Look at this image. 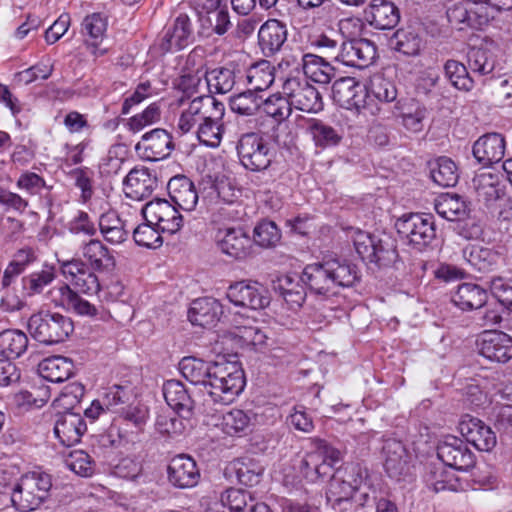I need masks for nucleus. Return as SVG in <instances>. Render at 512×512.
<instances>
[{"label": "nucleus", "mask_w": 512, "mask_h": 512, "mask_svg": "<svg viewBox=\"0 0 512 512\" xmlns=\"http://www.w3.org/2000/svg\"><path fill=\"white\" fill-rule=\"evenodd\" d=\"M360 280L356 264L346 259H328L306 265L300 281L317 295H335L339 288L354 286Z\"/></svg>", "instance_id": "obj_1"}, {"label": "nucleus", "mask_w": 512, "mask_h": 512, "mask_svg": "<svg viewBox=\"0 0 512 512\" xmlns=\"http://www.w3.org/2000/svg\"><path fill=\"white\" fill-rule=\"evenodd\" d=\"M244 371L236 362L215 361L205 391L215 403L229 404L244 389Z\"/></svg>", "instance_id": "obj_2"}, {"label": "nucleus", "mask_w": 512, "mask_h": 512, "mask_svg": "<svg viewBox=\"0 0 512 512\" xmlns=\"http://www.w3.org/2000/svg\"><path fill=\"white\" fill-rule=\"evenodd\" d=\"M52 487L51 476L44 472L22 475L11 493V502L20 512L37 510L48 498Z\"/></svg>", "instance_id": "obj_3"}, {"label": "nucleus", "mask_w": 512, "mask_h": 512, "mask_svg": "<svg viewBox=\"0 0 512 512\" xmlns=\"http://www.w3.org/2000/svg\"><path fill=\"white\" fill-rule=\"evenodd\" d=\"M353 242L356 252L364 262L384 268L397 261L396 242L389 235H374L358 231Z\"/></svg>", "instance_id": "obj_4"}, {"label": "nucleus", "mask_w": 512, "mask_h": 512, "mask_svg": "<svg viewBox=\"0 0 512 512\" xmlns=\"http://www.w3.org/2000/svg\"><path fill=\"white\" fill-rule=\"evenodd\" d=\"M28 330L38 342L52 345L65 341L74 331V324L60 313L40 312L29 318Z\"/></svg>", "instance_id": "obj_5"}, {"label": "nucleus", "mask_w": 512, "mask_h": 512, "mask_svg": "<svg viewBox=\"0 0 512 512\" xmlns=\"http://www.w3.org/2000/svg\"><path fill=\"white\" fill-rule=\"evenodd\" d=\"M237 154L242 166L252 172L268 169L275 151L267 139L255 132L243 134L237 142Z\"/></svg>", "instance_id": "obj_6"}, {"label": "nucleus", "mask_w": 512, "mask_h": 512, "mask_svg": "<svg viewBox=\"0 0 512 512\" xmlns=\"http://www.w3.org/2000/svg\"><path fill=\"white\" fill-rule=\"evenodd\" d=\"M395 226L401 237L419 251L430 245L436 237L434 217L431 214L403 215Z\"/></svg>", "instance_id": "obj_7"}, {"label": "nucleus", "mask_w": 512, "mask_h": 512, "mask_svg": "<svg viewBox=\"0 0 512 512\" xmlns=\"http://www.w3.org/2000/svg\"><path fill=\"white\" fill-rule=\"evenodd\" d=\"M283 94L289 97L291 106L307 113H318L324 104L319 91L307 79L288 78L283 84Z\"/></svg>", "instance_id": "obj_8"}, {"label": "nucleus", "mask_w": 512, "mask_h": 512, "mask_svg": "<svg viewBox=\"0 0 512 512\" xmlns=\"http://www.w3.org/2000/svg\"><path fill=\"white\" fill-rule=\"evenodd\" d=\"M146 221L154 223L162 232L176 233L183 226V216L176 205L166 199L156 198L142 209Z\"/></svg>", "instance_id": "obj_9"}, {"label": "nucleus", "mask_w": 512, "mask_h": 512, "mask_svg": "<svg viewBox=\"0 0 512 512\" xmlns=\"http://www.w3.org/2000/svg\"><path fill=\"white\" fill-rule=\"evenodd\" d=\"M438 458L448 467L466 471L475 464V455L463 439L448 435L437 446Z\"/></svg>", "instance_id": "obj_10"}, {"label": "nucleus", "mask_w": 512, "mask_h": 512, "mask_svg": "<svg viewBox=\"0 0 512 512\" xmlns=\"http://www.w3.org/2000/svg\"><path fill=\"white\" fill-rule=\"evenodd\" d=\"M175 149L172 135L165 129L156 128L144 135L136 144L135 151L144 160L159 161L168 158Z\"/></svg>", "instance_id": "obj_11"}, {"label": "nucleus", "mask_w": 512, "mask_h": 512, "mask_svg": "<svg viewBox=\"0 0 512 512\" xmlns=\"http://www.w3.org/2000/svg\"><path fill=\"white\" fill-rule=\"evenodd\" d=\"M266 293L265 288L257 282L239 281L228 287L226 297L235 306L258 310L269 304Z\"/></svg>", "instance_id": "obj_12"}, {"label": "nucleus", "mask_w": 512, "mask_h": 512, "mask_svg": "<svg viewBox=\"0 0 512 512\" xmlns=\"http://www.w3.org/2000/svg\"><path fill=\"white\" fill-rule=\"evenodd\" d=\"M375 57V45L367 39L360 38L342 41L335 60L346 66L364 69L373 63Z\"/></svg>", "instance_id": "obj_13"}, {"label": "nucleus", "mask_w": 512, "mask_h": 512, "mask_svg": "<svg viewBox=\"0 0 512 512\" xmlns=\"http://www.w3.org/2000/svg\"><path fill=\"white\" fill-rule=\"evenodd\" d=\"M367 96L366 87L353 77H342L332 85L333 101L348 110L360 111L365 107Z\"/></svg>", "instance_id": "obj_14"}, {"label": "nucleus", "mask_w": 512, "mask_h": 512, "mask_svg": "<svg viewBox=\"0 0 512 512\" xmlns=\"http://www.w3.org/2000/svg\"><path fill=\"white\" fill-rule=\"evenodd\" d=\"M48 297L56 307L72 311L79 316L94 318L98 315V308L79 296L68 284L53 287L49 290Z\"/></svg>", "instance_id": "obj_15"}, {"label": "nucleus", "mask_w": 512, "mask_h": 512, "mask_svg": "<svg viewBox=\"0 0 512 512\" xmlns=\"http://www.w3.org/2000/svg\"><path fill=\"white\" fill-rule=\"evenodd\" d=\"M167 478L175 488H192L198 484L200 471L191 456L179 454L170 460L167 466Z\"/></svg>", "instance_id": "obj_16"}, {"label": "nucleus", "mask_w": 512, "mask_h": 512, "mask_svg": "<svg viewBox=\"0 0 512 512\" xmlns=\"http://www.w3.org/2000/svg\"><path fill=\"white\" fill-rule=\"evenodd\" d=\"M60 270L66 280L79 292L94 295L100 291L101 286L98 277L89 270L83 261L79 259L63 261Z\"/></svg>", "instance_id": "obj_17"}, {"label": "nucleus", "mask_w": 512, "mask_h": 512, "mask_svg": "<svg viewBox=\"0 0 512 512\" xmlns=\"http://www.w3.org/2000/svg\"><path fill=\"white\" fill-rule=\"evenodd\" d=\"M482 356L497 363L512 359V337L502 331H484L478 341Z\"/></svg>", "instance_id": "obj_18"}, {"label": "nucleus", "mask_w": 512, "mask_h": 512, "mask_svg": "<svg viewBox=\"0 0 512 512\" xmlns=\"http://www.w3.org/2000/svg\"><path fill=\"white\" fill-rule=\"evenodd\" d=\"M462 256L471 269L479 273L496 271L503 262V254L495 247L470 244L463 248Z\"/></svg>", "instance_id": "obj_19"}, {"label": "nucleus", "mask_w": 512, "mask_h": 512, "mask_svg": "<svg viewBox=\"0 0 512 512\" xmlns=\"http://www.w3.org/2000/svg\"><path fill=\"white\" fill-rule=\"evenodd\" d=\"M158 186L155 172L149 168H133L124 179V191L128 198L141 201L148 198Z\"/></svg>", "instance_id": "obj_20"}, {"label": "nucleus", "mask_w": 512, "mask_h": 512, "mask_svg": "<svg viewBox=\"0 0 512 512\" xmlns=\"http://www.w3.org/2000/svg\"><path fill=\"white\" fill-rule=\"evenodd\" d=\"M86 430L87 425L83 417L80 413L72 411L59 414L54 425L55 436L66 447L79 443Z\"/></svg>", "instance_id": "obj_21"}, {"label": "nucleus", "mask_w": 512, "mask_h": 512, "mask_svg": "<svg viewBox=\"0 0 512 512\" xmlns=\"http://www.w3.org/2000/svg\"><path fill=\"white\" fill-rule=\"evenodd\" d=\"M506 143L500 133H486L473 144L472 153L483 166L500 162L505 155Z\"/></svg>", "instance_id": "obj_22"}, {"label": "nucleus", "mask_w": 512, "mask_h": 512, "mask_svg": "<svg viewBox=\"0 0 512 512\" xmlns=\"http://www.w3.org/2000/svg\"><path fill=\"white\" fill-rule=\"evenodd\" d=\"M364 14L367 22L379 30L393 29L400 21L399 8L391 0H371Z\"/></svg>", "instance_id": "obj_23"}, {"label": "nucleus", "mask_w": 512, "mask_h": 512, "mask_svg": "<svg viewBox=\"0 0 512 512\" xmlns=\"http://www.w3.org/2000/svg\"><path fill=\"white\" fill-rule=\"evenodd\" d=\"M288 30L285 23L277 19H268L258 31V44L266 57L278 53L287 41Z\"/></svg>", "instance_id": "obj_24"}, {"label": "nucleus", "mask_w": 512, "mask_h": 512, "mask_svg": "<svg viewBox=\"0 0 512 512\" xmlns=\"http://www.w3.org/2000/svg\"><path fill=\"white\" fill-rule=\"evenodd\" d=\"M460 431L466 442L473 444L479 451L489 452L496 446L495 432L478 418L469 417L462 420Z\"/></svg>", "instance_id": "obj_25"}, {"label": "nucleus", "mask_w": 512, "mask_h": 512, "mask_svg": "<svg viewBox=\"0 0 512 512\" xmlns=\"http://www.w3.org/2000/svg\"><path fill=\"white\" fill-rule=\"evenodd\" d=\"M473 186L478 201L483 202L487 208L492 207L505 194L499 173L490 171L477 173L473 178Z\"/></svg>", "instance_id": "obj_26"}, {"label": "nucleus", "mask_w": 512, "mask_h": 512, "mask_svg": "<svg viewBox=\"0 0 512 512\" xmlns=\"http://www.w3.org/2000/svg\"><path fill=\"white\" fill-rule=\"evenodd\" d=\"M168 194L174 205L183 211H192L198 202L194 183L185 175L172 177L167 184Z\"/></svg>", "instance_id": "obj_27"}, {"label": "nucleus", "mask_w": 512, "mask_h": 512, "mask_svg": "<svg viewBox=\"0 0 512 512\" xmlns=\"http://www.w3.org/2000/svg\"><path fill=\"white\" fill-rule=\"evenodd\" d=\"M192 37V23L186 14H180L172 27L168 28L159 44L163 53L181 50L186 47Z\"/></svg>", "instance_id": "obj_28"}, {"label": "nucleus", "mask_w": 512, "mask_h": 512, "mask_svg": "<svg viewBox=\"0 0 512 512\" xmlns=\"http://www.w3.org/2000/svg\"><path fill=\"white\" fill-rule=\"evenodd\" d=\"M223 314L221 303L214 298H199L191 303L188 318L193 325L201 327L214 326Z\"/></svg>", "instance_id": "obj_29"}, {"label": "nucleus", "mask_w": 512, "mask_h": 512, "mask_svg": "<svg viewBox=\"0 0 512 512\" xmlns=\"http://www.w3.org/2000/svg\"><path fill=\"white\" fill-rule=\"evenodd\" d=\"M220 250L235 259H243L249 254L251 239L241 227L227 228L219 232Z\"/></svg>", "instance_id": "obj_30"}, {"label": "nucleus", "mask_w": 512, "mask_h": 512, "mask_svg": "<svg viewBox=\"0 0 512 512\" xmlns=\"http://www.w3.org/2000/svg\"><path fill=\"white\" fill-rule=\"evenodd\" d=\"M163 395L166 403L181 418H189L192 415L194 401L181 381L175 379L166 381L163 385Z\"/></svg>", "instance_id": "obj_31"}, {"label": "nucleus", "mask_w": 512, "mask_h": 512, "mask_svg": "<svg viewBox=\"0 0 512 512\" xmlns=\"http://www.w3.org/2000/svg\"><path fill=\"white\" fill-rule=\"evenodd\" d=\"M224 104H216V109L200 122L197 137L199 141L209 147H217L223 134Z\"/></svg>", "instance_id": "obj_32"}, {"label": "nucleus", "mask_w": 512, "mask_h": 512, "mask_svg": "<svg viewBox=\"0 0 512 512\" xmlns=\"http://www.w3.org/2000/svg\"><path fill=\"white\" fill-rule=\"evenodd\" d=\"M434 208L439 216L448 221L462 220L470 213L469 203L462 196L455 193H445L438 196Z\"/></svg>", "instance_id": "obj_33"}, {"label": "nucleus", "mask_w": 512, "mask_h": 512, "mask_svg": "<svg viewBox=\"0 0 512 512\" xmlns=\"http://www.w3.org/2000/svg\"><path fill=\"white\" fill-rule=\"evenodd\" d=\"M382 455L384 467L390 477H398L404 471L408 455L403 443L397 439L389 438L383 441Z\"/></svg>", "instance_id": "obj_34"}, {"label": "nucleus", "mask_w": 512, "mask_h": 512, "mask_svg": "<svg viewBox=\"0 0 512 512\" xmlns=\"http://www.w3.org/2000/svg\"><path fill=\"white\" fill-rule=\"evenodd\" d=\"M38 371L43 379L53 383H61L74 374V364L67 357L52 356L40 362Z\"/></svg>", "instance_id": "obj_35"}, {"label": "nucleus", "mask_w": 512, "mask_h": 512, "mask_svg": "<svg viewBox=\"0 0 512 512\" xmlns=\"http://www.w3.org/2000/svg\"><path fill=\"white\" fill-rule=\"evenodd\" d=\"M488 298L487 291L475 283H462L451 296V301L462 310L479 309Z\"/></svg>", "instance_id": "obj_36"}, {"label": "nucleus", "mask_w": 512, "mask_h": 512, "mask_svg": "<svg viewBox=\"0 0 512 512\" xmlns=\"http://www.w3.org/2000/svg\"><path fill=\"white\" fill-rule=\"evenodd\" d=\"M389 44L395 51L408 57H415L420 55L424 39L415 29L407 27L398 29L390 38Z\"/></svg>", "instance_id": "obj_37"}, {"label": "nucleus", "mask_w": 512, "mask_h": 512, "mask_svg": "<svg viewBox=\"0 0 512 512\" xmlns=\"http://www.w3.org/2000/svg\"><path fill=\"white\" fill-rule=\"evenodd\" d=\"M214 366L215 362L212 361L184 357L179 363V370L186 380L194 385H203L205 388Z\"/></svg>", "instance_id": "obj_38"}, {"label": "nucleus", "mask_w": 512, "mask_h": 512, "mask_svg": "<svg viewBox=\"0 0 512 512\" xmlns=\"http://www.w3.org/2000/svg\"><path fill=\"white\" fill-rule=\"evenodd\" d=\"M302 68L306 78L319 84L330 83L335 75V69L329 62L311 53L302 56Z\"/></svg>", "instance_id": "obj_39"}, {"label": "nucleus", "mask_w": 512, "mask_h": 512, "mask_svg": "<svg viewBox=\"0 0 512 512\" xmlns=\"http://www.w3.org/2000/svg\"><path fill=\"white\" fill-rule=\"evenodd\" d=\"M27 335L17 329H7L0 332V354L7 359L22 356L28 348Z\"/></svg>", "instance_id": "obj_40"}, {"label": "nucleus", "mask_w": 512, "mask_h": 512, "mask_svg": "<svg viewBox=\"0 0 512 512\" xmlns=\"http://www.w3.org/2000/svg\"><path fill=\"white\" fill-rule=\"evenodd\" d=\"M432 180L441 187H453L459 179L458 168L455 162L445 156L429 162Z\"/></svg>", "instance_id": "obj_41"}, {"label": "nucleus", "mask_w": 512, "mask_h": 512, "mask_svg": "<svg viewBox=\"0 0 512 512\" xmlns=\"http://www.w3.org/2000/svg\"><path fill=\"white\" fill-rule=\"evenodd\" d=\"M255 415L241 409H232L222 416V429L230 436L247 434L253 425Z\"/></svg>", "instance_id": "obj_42"}, {"label": "nucleus", "mask_w": 512, "mask_h": 512, "mask_svg": "<svg viewBox=\"0 0 512 512\" xmlns=\"http://www.w3.org/2000/svg\"><path fill=\"white\" fill-rule=\"evenodd\" d=\"M83 255L96 271L110 270L115 265L113 255L99 240H91L83 247Z\"/></svg>", "instance_id": "obj_43"}, {"label": "nucleus", "mask_w": 512, "mask_h": 512, "mask_svg": "<svg viewBox=\"0 0 512 512\" xmlns=\"http://www.w3.org/2000/svg\"><path fill=\"white\" fill-rule=\"evenodd\" d=\"M396 108L399 111V116H401L402 123L407 130L412 132H419L422 130V122L427 113L425 106L411 99L404 102L398 101Z\"/></svg>", "instance_id": "obj_44"}, {"label": "nucleus", "mask_w": 512, "mask_h": 512, "mask_svg": "<svg viewBox=\"0 0 512 512\" xmlns=\"http://www.w3.org/2000/svg\"><path fill=\"white\" fill-rule=\"evenodd\" d=\"M107 26L106 16L101 13H92L83 19L80 32L85 37L87 44L97 48L105 37Z\"/></svg>", "instance_id": "obj_45"}, {"label": "nucleus", "mask_w": 512, "mask_h": 512, "mask_svg": "<svg viewBox=\"0 0 512 512\" xmlns=\"http://www.w3.org/2000/svg\"><path fill=\"white\" fill-rule=\"evenodd\" d=\"M246 78L249 88L261 93L273 84L274 67L269 61L262 60L248 69Z\"/></svg>", "instance_id": "obj_46"}, {"label": "nucleus", "mask_w": 512, "mask_h": 512, "mask_svg": "<svg viewBox=\"0 0 512 512\" xmlns=\"http://www.w3.org/2000/svg\"><path fill=\"white\" fill-rule=\"evenodd\" d=\"M206 84L210 93L226 94L235 85V73L225 67L215 68L205 74Z\"/></svg>", "instance_id": "obj_47"}, {"label": "nucleus", "mask_w": 512, "mask_h": 512, "mask_svg": "<svg viewBox=\"0 0 512 512\" xmlns=\"http://www.w3.org/2000/svg\"><path fill=\"white\" fill-rule=\"evenodd\" d=\"M279 290L290 309H299L305 302L306 289L292 276L286 275L279 280Z\"/></svg>", "instance_id": "obj_48"}, {"label": "nucleus", "mask_w": 512, "mask_h": 512, "mask_svg": "<svg viewBox=\"0 0 512 512\" xmlns=\"http://www.w3.org/2000/svg\"><path fill=\"white\" fill-rule=\"evenodd\" d=\"M307 130L318 147L335 146L342 139L341 135L332 126L318 119H311Z\"/></svg>", "instance_id": "obj_49"}, {"label": "nucleus", "mask_w": 512, "mask_h": 512, "mask_svg": "<svg viewBox=\"0 0 512 512\" xmlns=\"http://www.w3.org/2000/svg\"><path fill=\"white\" fill-rule=\"evenodd\" d=\"M355 492L356 490L353 489V486L348 484L342 475L339 474V470H337L330 480L326 499L332 507L340 506L342 503L348 502Z\"/></svg>", "instance_id": "obj_50"}, {"label": "nucleus", "mask_w": 512, "mask_h": 512, "mask_svg": "<svg viewBox=\"0 0 512 512\" xmlns=\"http://www.w3.org/2000/svg\"><path fill=\"white\" fill-rule=\"evenodd\" d=\"M262 103V96L250 88L233 96L230 101L231 109L245 116L254 115L260 109Z\"/></svg>", "instance_id": "obj_51"}, {"label": "nucleus", "mask_w": 512, "mask_h": 512, "mask_svg": "<svg viewBox=\"0 0 512 512\" xmlns=\"http://www.w3.org/2000/svg\"><path fill=\"white\" fill-rule=\"evenodd\" d=\"M467 58L469 69L480 76L490 74L495 68V57L486 48H471L468 51Z\"/></svg>", "instance_id": "obj_52"}, {"label": "nucleus", "mask_w": 512, "mask_h": 512, "mask_svg": "<svg viewBox=\"0 0 512 512\" xmlns=\"http://www.w3.org/2000/svg\"><path fill=\"white\" fill-rule=\"evenodd\" d=\"M446 77L451 84L463 91H470L474 87V80L469 75L467 67L459 61L449 59L444 64Z\"/></svg>", "instance_id": "obj_53"}, {"label": "nucleus", "mask_w": 512, "mask_h": 512, "mask_svg": "<svg viewBox=\"0 0 512 512\" xmlns=\"http://www.w3.org/2000/svg\"><path fill=\"white\" fill-rule=\"evenodd\" d=\"M264 112L275 119L277 122H282L287 119L291 112L292 106L289 97L274 94L263 100L262 106Z\"/></svg>", "instance_id": "obj_54"}, {"label": "nucleus", "mask_w": 512, "mask_h": 512, "mask_svg": "<svg viewBox=\"0 0 512 512\" xmlns=\"http://www.w3.org/2000/svg\"><path fill=\"white\" fill-rule=\"evenodd\" d=\"M300 471L308 481L316 482L329 475V465L320 463V454L313 451L301 460Z\"/></svg>", "instance_id": "obj_55"}, {"label": "nucleus", "mask_w": 512, "mask_h": 512, "mask_svg": "<svg viewBox=\"0 0 512 512\" xmlns=\"http://www.w3.org/2000/svg\"><path fill=\"white\" fill-rule=\"evenodd\" d=\"M253 237L257 245L267 248L280 241L281 232L273 221L263 220L255 226Z\"/></svg>", "instance_id": "obj_56"}, {"label": "nucleus", "mask_w": 512, "mask_h": 512, "mask_svg": "<svg viewBox=\"0 0 512 512\" xmlns=\"http://www.w3.org/2000/svg\"><path fill=\"white\" fill-rule=\"evenodd\" d=\"M253 501L250 492L230 488L222 495V511L221 512H243L249 503Z\"/></svg>", "instance_id": "obj_57"}, {"label": "nucleus", "mask_w": 512, "mask_h": 512, "mask_svg": "<svg viewBox=\"0 0 512 512\" xmlns=\"http://www.w3.org/2000/svg\"><path fill=\"white\" fill-rule=\"evenodd\" d=\"M154 223H143L138 225L133 231V239L139 246L146 248H157L161 246L163 240L158 228L154 227Z\"/></svg>", "instance_id": "obj_58"}, {"label": "nucleus", "mask_w": 512, "mask_h": 512, "mask_svg": "<svg viewBox=\"0 0 512 512\" xmlns=\"http://www.w3.org/2000/svg\"><path fill=\"white\" fill-rule=\"evenodd\" d=\"M492 296L512 312V280L501 276L493 277L489 283Z\"/></svg>", "instance_id": "obj_59"}, {"label": "nucleus", "mask_w": 512, "mask_h": 512, "mask_svg": "<svg viewBox=\"0 0 512 512\" xmlns=\"http://www.w3.org/2000/svg\"><path fill=\"white\" fill-rule=\"evenodd\" d=\"M66 465L77 475L88 477L94 472V462L83 450L72 451L66 459Z\"/></svg>", "instance_id": "obj_60"}, {"label": "nucleus", "mask_w": 512, "mask_h": 512, "mask_svg": "<svg viewBox=\"0 0 512 512\" xmlns=\"http://www.w3.org/2000/svg\"><path fill=\"white\" fill-rule=\"evenodd\" d=\"M467 12V27L473 29H482L494 18L491 8L483 3L468 2Z\"/></svg>", "instance_id": "obj_61"}, {"label": "nucleus", "mask_w": 512, "mask_h": 512, "mask_svg": "<svg viewBox=\"0 0 512 512\" xmlns=\"http://www.w3.org/2000/svg\"><path fill=\"white\" fill-rule=\"evenodd\" d=\"M156 430L166 436L180 435L184 429V423L175 413L162 412L158 414L155 422Z\"/></svg>", "instance_id": "obj_62"}, {"label": "nucleus", "mask_w": 512, "mask_h": 512, "mask_svg": "<svg viewBox=\"0 0 512 512\" xmlns=\"http://www.w3.org/2000/svg\"><path fill=\"white\" fill-rule=\"evenodd\" d=\"M160 119V107L157 103L150 104L143 112L132 116L128 121L129 129L139 132Z\"/></svg>", "instance_id": "obj_63"}, {"label": "nucleus", "mask_w": 512, "mask_h": 512, "mask_svg": "<svg viewBox=\"0 0 512 512\" xmlns=\"http://www.w3.org/2000/svg\"><path fill=\"white\" fill-rule=\"evenodd\" d=\"M370 91L379 101L393 102L397 98V89L394 83L382 76L373 78Z\"/></svg>", "instance_id": "obj_64"}]
</instances>
